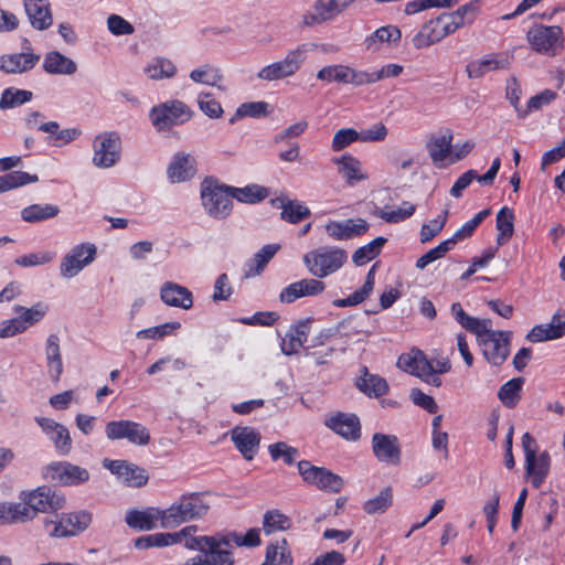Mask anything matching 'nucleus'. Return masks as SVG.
Wrapping results in <instances>:
<instances>
[{
	"label": "nucleus",
	"instance_id": "1",
	"mask_svg": "<svg viewBox=\"0 0 565 565\" xmlns=\"http://www.w3.org/2000/svg\"><path fill=\"white\" fill-rule=\"evenodd\" d=\"M397 365L403 371L436 387L441 385V380L437 374L447 373L451 369L448 359L428 360L424 352L418 349H413L409 353L402 354L398 358Z\"/></svg>",
	"mask_w": 565,
	"mask_h": 565
},
{
	"label": "nucleus",
	"instance_id": "2",
	"mask_svg": "<svg viewBox=\"0 0 565 565\" xmlns=\"http://www.w3.org/2000/svg\"><path fill=\"white\" fill-rule=\"evenodd\" d=\"M211 508L204 493L191 492L181 495L168 509H164L163 527L172 529L182 523L204 516Z\"/></svg>",
	"mask_w": 565,
	"mask_h": 565
},
{
	"label": "nucleus",
	"instance_id": "3",
	"mask_svg": "<svg viewBox=\"0 0 565 565\" xmlns=\"http://www.w3.org/2000/svg\"><path fill=\"white\" fill-rule=\"evenodd\" d=\"M347 259L344 249L328 246L310 250L302 257L308 271L319 280L338 271Z\"/></svg>",
	"mask_w": 565,
	"mask_h": 565
},
{
	"label": "nucleus",
	"instance_id": "4",
	"mask_svg": "<svg viewBox=\"0 0 565 565\" xmlns=\"http://www.w3.org/2000/svg\"><path fill=\"white\" fill-rule=\"evenodd\" d=\"M201 200L205 212L213 218H226L233 209L231 186L206 178L201 184Z\"/></svg>",
	"mask_w": 565,
	"mask_h": 565
},
{
	"label": "nucleus",
	"instance_id": "5",
	"mask_svg": "<svg viewBox=\"0 0 565 565\" xmlns=\"http://www.w3.org/2000/svg\"><path fill=\"white\" fill-rule=\"evenodd\" d=\"M491 326V320H488L476 335L486 360L492 365L499 366L509 356L511 332L494 331Z\"/></svg>",
	"mask_w": 565,
	"mask_h": 565
},
{
	"label": "nucleus",
	"instance_id": "6",
	"mask_svg": "<svg viewBox=\"0 0 565 565\" xmlns=\"http://www.w3.org/2000/svg\"><path fill=\"white\" fill-rule=\"evenodd\" d=\"M526 41L539 54L555 56L564 49V32L558 25H533L526 32Z\"/></svg>",
	"mask_w": 565,
	"mask_h": 565
},
{
	"label": "nucleus",
	"instance_id": "7",
	"mask_svg": "<svg viewBox=\"0 0 565 565\" xmlns=\"http://www.w3.org/2000/svg\"><path fill=\"white\" fill-rule=\"evenodd\" d=\"M92 521V513L86 510H81L77 512L55 514V520L45 521L44 529L51 537H71L87 530Z\"/></svg>",
	"mask_w": 565,
	"mask_h": 565
},
{
	"label": "nucleus",
	"instance_id": "8",
	"mask_svg": "<svg viewBox=\"0 0 565 565\" xmlns=\"http://www.w3.org/2000/svg\"><path fill=\"white\" fill-rule=\"evenodd\" d=\"M522 447L525 456L526 475L531 478L532 486L539 489L550 471V454L545 450L537 455V443L530 433L522 436Z\"/></svg>",
	"mask_w": 565,
	"mask_h": 565
},
{
	"label": "nucleus",
	"instance_id": "9",
	"mask_svg": "<svg viewBox=\"0 0 565 565\" xmlns=\"http://www.w3.org/2000/svg\"><path fill=\"white\" fill-rule=\"evenodd\" d=\"M192 117V110L181 100L174 99L151 108L150 120L158 131L169 130Z\"/></svg>",
	"mask_w": 565,
	"mask_h": 565
},
{
	"label": "nucleus",
	"instance_id": "10",
	"mask_svg": "<svg viewBox=\"0 0 565 565\" xmlns=\"http://www.w3.org/2000/svg\"><path fill=\"white\" fill-rule=\"evenodd\" d=\"M308 45L301 44L297 49L289 51L285 58L263 67L257 77L262 81H279L296 74L306 60Z\"/></svg>",
	"mask_w": 565,
	"mask_h": 565
},
{
	"label": "nucleus",
	"instance_id": "11",
	"mask_svg": "<svg viewBox=\"0 0 565 565\" xmlns=\"http://www.w3.org/2000/svg\"><path fill=\"white\" fill-rule=\"evenodd\" d=\"M21 501H24L25 507L32 512V520L39 513H46L57 511L65 505V497L56 493L46 486L38 487L31 491H22L19 495Z\"/></svg>",
	"mask_w": 565,
	"mask_h": 565
},
{
	"label": "nucleus",
	"instance_id": "12",
	"mask_svg": "<svg viewBox=\"0 0 565 565\" xmlns=\"http://www.w3.org/2000/svg\"><path fill=\"white\" fill-rule=\"evenodd\" d=\"M298 471L302 480L320 490L338 493L342 490L344 481L339 476L323 467L311 465L307 460L298 462Z\"/></svg>",
	"mask_w": 565,
	"mask_h": 565
},
{
	"label": "nucleus",
	"instance_id": "13",
	"mask_svg": "<svg viewBox=\"0 0 565 565\" xmlns=\"http://www.w3.org/2000/svg\"><path fill=\"white\" fill-rule=\"evenodd\" d=\"M105 433L108 439H127L131 444L145 446L150 441L149 430L140 423L132 420H111L106 424Z\"/></svg>",
	"mask_w": 565,
	"mask_h": 565
},
{
	"label": "nucleus",
	"instance_id": "14",
	"mask_svg": "<svg viewBox=\"0 0 565 565\" xmlns=\"http://www.w3.org/2000/svg\"><path fill=\"white\" fill-rule=\"evenodd\" d=\"M96 253V246L90 243H82L74 246L62 259L60 266L61 275L65 278L75 277L95 259Z\"/></svg>",
	"mask_w": 565,
	"mask_h": 565
},
{
	"label": "nucleus",
	"instance_id": "15",
	"mask_svg": "<svg viewBox=\"0 0 565 565\" xmlns=\"http://www.w3.org/2000/svg\"><path fill=\"white\" fill-rule=\"evenodd\" d=\"M43 475L45 479L63 486H76L89 479V472L85 468L66 461L47 465Z\"/></svg>",
	"mask_w": 565,
	"mask_h": 565
},
{
	"label": "nucleus",
	"instance_id": "16",
	"mask_svg": "<svg viewBox=\"0 0 565 565\" xmlns=\"http://www.w3.org/2000/svg\"><path fill=\"white\" fill-rule=\"evenodd\" d=\"M120 158V138L116 132H105L96 137L93 162L96 167L109 168Z\"/></svg>",
	"mask_w": 565,
	"mask_h": 565
},
{
	"label": "nucleus",
	"instance_id": "17",
	"mask_svg": "<svg viewBox=\"0 0 565 565\" xmlns=\"http://www.w3.org/2000/svg\"><path fill=\"white\" fill-rule=\"evenodd\" d=\"M103 466L129 487H142L149 479L143 468L126 460H110L106 458L103 460Z\"/></svg>",
	"mask_w": 565,
	"mask_h": 565
},
{
	"label": "nucleus",
	"instance_id": "18",
	"mask_svg": "<svg viewBox=\"0 0 565 565\" xmlns=\"http://www.w3.org/2000/svg\"><path fill=\"white\" fill-rule=\"evenodd\" d=\"M372 451L380 462L392 466L401 463L402 449L395 435L375 433L372 436Z\"/></svg>",
	"mask_w": 565,
	"mask_h": 565
},
{
	"label": "nucleus",
	"instance_id": "19",
	"mask_svg": "<svg viewBox=\"0 0 565 565\" xmlns=\"http://www.w3.org/2000/svg\"><path fill=\"white\" fill-rule=\"evenodd\" d=\"M317 78L328 83H339L344 85L363 86L364 71L355 70L349 65L337 64L322 67L317 73Z\"/></svg>",
	"mask_w": 565,
	"mask_h": 565
},
{
	"label": "nucleus",
	"instance_id": "20",
	"mask_svg": "<svg viewBox=\"0 0 565 565\" xmlns=\"http://www.w3.org/2000/svg\"><path fill=\"white\" fill-rule=\"evenodd\" d=\"M354 0H318L313 6L312 12H307L302 17V22L307 26L320 24L339 15Z\"/></svg>",
	"mask_w": 565,
	"mask_h": 565
},
{
	"label": "nucleus",
	"instance_id": "21",
	"mask_svg": "<svg viewBox=\"0 0 565 565\" xmlns=\"http://www.w3.org/2000/svg\"><path fill=\"white\" fill-rule=\"evenodd\" d=\"M369 223L364 218L330 221L326 224V233L334 241H348L367 232Z\"/></svg>",
	"mask_w": 565,
	"mask_h": 565
},
{
	"label": "nucleus",
	"instance_id": "22",
	"mask_svg": "<svg viewBox=\"0 0 565 565\" xmlns=\"http://www.w3.org/2000/svg\"><path fill=\"white\" fill-rule=\"evenodd\" d=\"M510 63L507 53H490L470 61L466 65V73L469 78H480L489 72L509 68Z\"/></svg>",
	"mask_w": 565,
	"mask_h": 565
},
{
	"label": "nucleus",
	"instance_id": "23",
	"mask_svg": "<svg viewBox=\"0 0 565 565\" xmlns=\"http://www.w3.org/2000/svg\"><path fill=\"white\" fill-rule=\"evenodd\" d=\"M326 284L317 278H305L284 288L279 295L281 302L291 303L302 297L320 295L324 291Z\"/></svg>",
	"mask_w": 565,
	"mask_h": 565
},
{
	"label": "nucleus",
	"instance_id": "24",
	"mask_svg": "<svg viewBox=\"0 0 565 565\" xmlns=\"http://www.w3.org/2000/svg\"><path fill=\"white\" fill-rule=\"evenodd\" d=\"M231 438L246 460L255 457L260 444V434L255 428L236 426L231 430Z\"/></svg>",
	"mask_w": 565,
	"mask_h": 565
},
{
	"label": "nucleus",
	"instance_id": "25",
	"mask_svg": "<svg viewBox=\"0 0 565 565\" xmlns=\"http://www.w3.org/2000/svg\"><path fill=\"white\" fill-rule=\"evenodd\" d=\"M163 514L164 510L158 508H147L145 510H129L126 513L125 522L130 529L139 531H150L157 527L158 521L163 527Z\"/></svg>",
	"mask_w": 565,
	"mask_h": 565
},
{
	"label": "nucleus",
	"instance_id": "26",
	"mask_svg": "<svg viewBox=\"0 0 565 565\" xmlns=\"http://www.w3.org/2000/svg\"><path fill=\"white\" fill-rule=\"evenodd\" d=\"M40 58L32 51L4 54L0 56V70L7 74H22L34 68Z\"/></svg>",
	"mask_w": 565,
	"mask_h": 565
},
{
	"label": "nucleus",
	"instance_id": "27",
	"mask_svg": "<svg viewBox=\"0 0 565 565\" xmlns=\"http://www.w3.org/2000/svg\"><path fill=\"white\" fill-rule=\"evenodd\" d=\"M326 425L348 440H356L360 437L361 425L355 415L337 413L327 419Z\"/></svg>",
	"mask_w": 565,
	"mask_h": 565
},
{
	"label": "nucleus",
	"instance_id": "28",
	"mask_svg": "<svg viewBox=\"0 0 565 565\" xmlns=\"http://www.w3.org/2000/svg\"><path fill=\"white\" fill-rule=\"evenodd\" d=\"M161 300L170 306L182 309H190L193 306L192 292L181 285L172 281H167L160 289Z\"/></svg>",
	"mask_w": 565,
	"mask_h": 565
},
{
	"label": "nucleus",
	"instance_id": "29",
	"mask_svg": "<svg viewBox=\"0 0 565 565\" xmlns=\"http://www.w3.org/2000/svg\"><path fill=\"white\" fill-rule=\"evenodd\" d=\"M563 335H565V318L559 312H556L550 323L535 326L526 338L531 342H543L555 340Z\"/></svg>",
	"mask_w": 565,
	"mask_h": 565
},
{
	"label": "nucleus",
	"instance_id": "30",
	"mask_svg": "<svg viewBox=\"0 0 565 565\" xmlns=\"http://www.w3.org/2000/svg\"><path fill=\"white\" fill-rule=\"evenodd\" d=\"M310 324L311 319L301 320L286 333L281 342V351L286 355L297 353L303 347L310 331Z\"/></svg>",
	"mask_w": 565,
	"mask_h": 565
},
{
	"label": "nucleus",
	"instance_id": "31",
	"mask_svg": "<svg viewBox=\"0 0 565 565\" xmlns=\"http://www.w3.org/2000/svg\"><path fill=\"white\" fill-rule=\"evenodd\" d=\"M24 8L33 28L45 30L52 24L47 0H24Z\"/></svg>",
	"mask_w": 565,
	"mask_h": 565
},
{
	"label": "nucleus",
	"instance_id": "32",
	"mask_svg": "<svg viewBox=\"0 0 565 565\" xmlns=\"http://www.w3.org/2000/svg\"><path fill=\"white\" fill-rule=\"evenodd\" d=\"M195 174V160L188 153H177L169 164L168 175L172 182H183Z\"/></svg>",
	"mask_w": 565,
	"mask_h": 565
},
{
	"label": "nucleus",
	"instance_id": "33",
	"mask_svg": "<svg viewBox=\"0 0 565 565\" xmlns=\"http://www.w3.org/2000/svg\"><path fill=\"white\" fill-rule=\"evenodd\" d=\"M402 38L401 30L395 25L381 26L364 39V46L367 51L376 52L383 44L398 43Z\"/></svg>",
	"mask_w": 565,
	"mask_h": 565
},
{
	"label": "nucleus",
	"instance_id": "34",
	"mask_svg": "<svg viewBox=\"0 0 565 565\" xmlns=\"http://www.w3.org/2000/svg\"><path fill=\"white\" fill-rule=\"evenodd\" d=\"M47 372L53 382H57L63 373V362L60 349V339L56 334H50L45 343Z\"/></svg>",
	"mask_w": 565,
	"mask_h": 565
},
{
	"label": "nucleus",
	"instance_id": "35",
	"mask_svg": "<svg viewBox=\"0 0 565 565\" xmlns=\"http://www.w3.org/2000/svg\"><path fill=\"white\" fill-rule=\"evenodd\" d=\"M444 40L440 26L435 19L425 22L419 31L412 38V44L416 50L429 47Z\"/></svg>",
	"mask_w": 565,
	"mask_h": 565
},
{
	"label": "nucleus",
	"instance_id": "36",
	"mask_svg": "<svg viewBox=\"0 0 565 565\" xmlns=\"http://www.w3.org/2000/svg\"><path fill=\"white\" fill-rule=\"evenodd\" d=\"M452 132L450 129L433 135L427 142V150L431 160L437 163L444 161L451 150Z\"/></svg>",
	"mask_w": 565,
	"mask_h": 565
},
{
	"label": "nucleus",
	"instance_id": "37",
	"mask_svg": "<svg viewBox=\"0 0 565 565\" xmlns=\"http://www.w3.org/2000/svg\"><path fill=\"white\" fill-rule=\"evenodd\" d=\"M43 68L49 74L72 75L77 71V65L60 52L52 51L45 55Z\"/></svg>",
	"mask_w": 565,
	"mask_h": 565
},
{
	"label": "nucleus",
	"instance_id": "38",
	"mask_svg": "<svg viewBox=\"0 0 565 565\" xmlns=\"http://www.w3.org/2000/svg\"><path fill=\"white\" fill-rule=\"evenodd\" d=\"M481 11L480 0H472L455 11L446 12L454 28L457 30L463 28L465 25H471Z\"/></svg>",
	"mask_w": 565,
	"mask_h": 565
},
{
	"label": "nucleus",
	"instance_id": "39",
	"mask_svg": "<svg viewBox=\"0 0 565 565\" xmlns=\"http://www.w3.org/2000/svg\"><path fill=\"white\" fill-rule=\"evenodd\" d=\"M333 161L339 166V173L350 185L354 184L355 182L363 181L367 178L361 171V162L350 154H343Z\"/></svg>",
	"mask_w": 565,
	"mask_h": 565
},
{
	"label": "nucleus",
	"instance_id": "40",
	"mask_svg": "<svg viewBox=\"0 0 565 565\" xmlns=\"http://www.w3.org/2000/svg\"><path fill=\"white\" fill-rule=\"evenodd\" d=\"M294 559L286 539L270 543L266 547L265 561L260 565H292Z\"/></svg>",
	"mask_w": 565,
	"mask_h": 565
},
{
	"label": "nucleus",
	"instance_id": "41",
	"mask_svg": "<svg viewBox=\"0 0 565 565\" xmlns=\"http://www.w3.org/2000/svg\"><path fill=\"white\" fill-rule=\"evenodd\" d=\"M196 525H190L178 533H183L178 537V543H182L186 548L192 551L205 552L206 548L215 546L216 543L212 536H195Z\"/></svg>",
	"mask_w": 565,
	"mask_h": 565
},
{
	"label": "nucleus",
	"instance_id": "42",
	"mask_svg": "<svg viewBox=\"0 0 565 565\" xmlns=\"http://www.w3.org/2000/svg\"><path fill=\"white\" fill-rule=\"evenodd\" d=\"M60 207L54 204H32L21 211V217L26 223H38L54 218L58 215Z\"/></svg>",
	"mask_w": 565,
	"mask_h": 565
},
{
	"label": "nucleus",
	"instance_id": "43",
	"mask_svg": "<svg viewBox=\"0 0 565 565\" xmlns=\"http://www.w3.org/2000/svg\"><path fill=\"white\" fill-rule=\"evenodd\" d=\"M497 243L498 245H504L514 233V213L508 207L503 206L497 214Z\"/></svg>",
	"mask_w": 565,
	"mask_h": 565
},
{
	"label": "nucleus",
	"instance_id": "44",
	"mask_svg": "<svg viewBox=\"0 0 565 565\" xmlns=\"http://www.w3.org/2000/svg\"><path fill=\"white\" fill-rule=\"evenodd\" d=\"M373 288H374V267H372L370 269V271L366 275L365 282L359 290H356L355 292H353L352 295H350L347 298L334 300L333 305L338 308L351 307V306L359 305V303L363 302L370 296Z\"/></svg>",
	"mask_w": 565,
	"mask_h": 565
},
{
	"label": "nucleus",
	"instance_id": "45",
	"mask_svg": "<svg viewBox=\"0 0 565 565\" xmlns=\"http://www.w3.org/2000/svg\"><path fill=\"white\" fill-rule=\"evenodd\" d=\"M523 383L524 380L522 377H515L500 387L498 397L505 407L513 408L519 403Z\"/></svg>",
	"mask_w": 565,
	"mask_h": 565
},
{
	"label": "nucleus",
	"instance_id": "46",
	"mask_svg": "<svg viewBox=\"0 0 565 565\" xmlns=\"http://www.w3.org/2000/svg\"><path fill=\"white\" fill-rule=\"evenodd\" d=\"M280 207L281 220L291 224H297L311 215L310 210L297 201L281 200Z\"/></svg>",
	"mask_w": 565,
	"mask_h": 565
},
{
	"label": "nucleus",
	"instance_id": "47",
	"mask_svg": "<svg viewBox=\"0 0 565 565\" xmlns=\"http://www.w3.org/2000/svg\"><path fill=\"white\" fill-rule=\"evenodd\" d=\"M232 199L243 203L254 204L268 196V190L262 185L252 184L245 188L231 186Z\"/></svg>",
	"mask_w": 565,
	"mask_h": 565
},
{
	"label": "nucleus",
	"instance_id": "48",
	"mask_svg": "<svg viewBox=\"0 0 565 565\" xmlns=\"http://www.w3.org/2000/svg\"><path fill=\"white\" fill-rule=\"evenodd\" d=\"M358 387L367 396L374 397H380L388 392V384L383 377L369 373L358 381Z\"/></svg>",
	"mask_w": 565,
	"mask_h": 565
},
{
	"label": "nucleus",
	"instance_id": "49",
	"mask_svg": "<svg viewBox=\"0 0 565 565\" xmlns=\"http://www.w3.org/2000/svg\"><path fill=\"white\" fill-rule=\"evenodd\" d=\"M491 211L489 209L482 210L477 213L470 221L465 223L459 230L455 232V234L446 239L450 243L451 248H454L459 242L469 238L476 228L481 224V222L490 215Z\"/></svg>",
	"mask_w": 565,
	"mask_h": 565
},
{
	"label": "nucleus",
	"instance_id": "50",
	"mask_svg": "<svg viewBox=\"0 0 565 565\" xmlns=\"http://www.w3.org/2000/svg\"><path fill=\"white\" fill-rule=\"evenodd\" d=\"M145 72L151 79H163L173 77L177 73V67L170 60L157 57L148 64Z\"/></svg>",
	"mask_w": 565,
	"mask_h": 565
},
{
	"label": "nucleus",
	"instance_id": "51",
	"mask_svg": "<svg viewBox=\"0 0 565 565\" xmlns=\"http://www.w3.org/2000/svg\"><path fill=\"white\" fill-rule=\"evenodd\" d=\"M386 238L379 236L372 242L358 248L352 255V260L356 266H362L374 259L381 252L382 246L386 243Z\"/></svg>",
	"mask_w": 565,
	"mask_h": 565
},
{
	"label": "nucleus",
	"instance_id": "52",
	"mask_svg": "<svg viewBox=\"0 0 565 565\" xmlns=\"http://www.w3.org/2000/svg\"><path fill=\"white\" fill-rule=\"evenodd\" d=\"M290 526V519L279 510H270L264 514L263 530L268 535L278 531H286Z\"/></svg>",
	"mask_w": 565,
	"mask_h": 565
},
{
	"label": "nucleus",
	"instance_id": "53",
	"mask_svg": "<svg viewBox=\"0 0 565 565\" xmlns=\"http://www.w3.org/2000/svg\"><path fill=\"white\" fill-rule=\"evenodd\" d=\"M14 311L19 313L18 319L20 320L21 324L24 326L25 331L29 327L39 322L45 316L47 306L41 302L35 303L31 308L15 306Z\"/></svg>",
	"mask_w": 565,
	"mask_h": 565
},
{
	"label": "nucleus",
	"instance_id": "54",
	"mask_svg": "<svg viewBox=\"0 0 565 565\" xmlns=\"http://www.w3.org/2000/svg\"><path fill=\"white\" fill-rule=\"evenodd\" d=\"M32 96L33 94L30 90L18 89L14 87L6 88L1 95L0 109L4 110L23 105L30 102Z\"/></svg>",
	"mask_w": 565,
	"mask_h": 565
},
{
	"label": "nucleus",
	"instance_id": "55",
	"mask_svg": "<svg viewBox=\"0 0 565 565\" xmlns=\"http://www.w3.org/2000/svg\"><path fill=\"white\" fill-rule=\"evenodd\" d=\"M38 175L24 171H13L0 177V193L36 182Z\"/></svg>",
	"mask_w": 565,
	"mask_h": 565
},
{
	"label": "nucleus",
	"instance_id": "56",
	"mask_svg": "<svg viewBox=\"0 0 565 565\" xmlns=\"http://www.w3.org/2000/svg\"><path fill=\"white\" fill-rule=\"evenodd\" d=\"M393 502V491L391 487L384 488L376 497L367 500L363 504V510L367 514L384 513Z\"/></svg>",
	"mask_w": 565,
	"mask_h": 565
},
{
	"label": "nucleus",
	"instance_id": "57",
	"mask_svg": "<svg viewBox=\"0 0 565 565\" xmlns=\"http://www.w3.org/2000/svg\"><path fill=\"white\" fill-rule=\"evenodd\" d=\"M451 313L456 321L471 333H477L483 326L487 324L489 319H478L467 315L459 302L451 305Z\"/></svg>",
	"mask_w": 565,
	"mask_h": 565
},
{
	"label": "nucleus",
	"instance_id": "58",
	"mask_svg": "<svg viewBox=\"0 0 565 565\" xmlns=\"http://www.w3.org/2000/svg\"><path fill=\"white\" fill-rule=\"evenodd\" d=\"M190 78L195 83H202L210 86H216L218 89L224 90L225 88L218 85L223 79V75L218 68H214L210 65L193 70L190 73Z\"/></svg>",
	"mask_w": 565,
	"mask_h": 565
},
{
	"label": "nucleus",
	"instance_id": "59",
	"mask_svg": "<svg viewBox=\"0 0 565 565\" xmlns=\"http://www.w3.org/2000/svg\"><path fill=\"white\" fill-rule=\"evenodd\" d=\"M416 206L409 202H403L402 205L393 211L376 210L374 215L384 220L386 223L395 224L405 221L415 213Z\"/></svg>",
	"mask_w": 565,
	"mask_h": 565
},
{
	"label": "nucleus",
	"instance_id": "60",
	"mask_svg": "<svg viewBox=\"0 0 565 565\" xmlns=\"http://www.w3.org/2000/svg\"><path fill=\"white\" fill-rule=\"evenodd\" d=\"M268 452L273 460L276 461L282 459L286 465H292L299 456L297 448L291 447L284 441L269 445Z\"/></svg>",
	"mask_w": 565,
	"mask_h": 565
},
{
	"label": "nucleus",
	"instance_id": "61",
	"mask_svg": "<svg viewBox=\"0 0 565 565\" xmlns=\"http://www.w3.org/2000/svg\"><path fill=\"white\" fill-rule=\"evenodd\" d=\"M268 104L265 102H250L242 104L235 113V116L231 118L230 122L233 124L236 118L243 117H262L267 115Z\"/></svg>",
	"mask_w": 565,
	"mask_h": 565
},
{
	"label": "nucleus",
	"instance_id": "62",
	"mask_svg": "<svg viewBox=\"0 0 565 565\" xmlns=\"http://www.w3.org/2000/svg\"><path fill=\"white\" fill-rule=\"evenodd\" d=\"M280 248L277 244H269L262 247L254 257V263L256 264L255 270L249 269L246 274V277H249L252 275H258L263 271L267 263L275 256V254Z\"/></svg>",
	"mask_w": 565,
	"mask_h": 565
},
{
	"label": "nucleus",
	"instance_id": "63",
	"mask_svg": "<svg viewBox=\"0 0 565 565\" xmlns=\"http://www.w3.org/2000/svg\"><path fill=\"white\" fill-rule=\"evenodd\" d=\"M214 541L216 543L215 546H212L211 548H206L204 553H207V557L210 559V565H233L234 559L232 556V553L227 550H222L221 547L224 546L223 543L217 542L218 536H213Z\"/></svg>",
	"mask_w": 565,
	"mask_h": 565
},
{
	"label": "nucleus",
	"instance_id": "64",
	"mask_svg": "<svg viewBox=\"0 0 565 565\" xmlns=\"http://www.w3.org/2000/svg\"><path fill=\"white\" fill-rule=\"evenodd\" d=\"M358 140L361 141V136L355 129H340L334 134L331 147L334 152H338Z\"/></svg>",
	"mask_w": 565,
	"mask_h": 565
}]
</instances>
